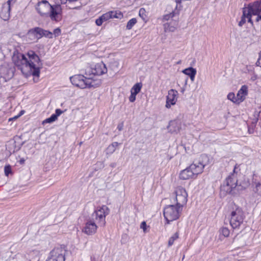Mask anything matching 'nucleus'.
Listing matches in <instances>:
<instances>
[{
	"label": "nucleus",
	"mask_w": 261,
	"mask_h": 261,
	"mask_svg": "<svg viewBox=\"0 0 261 261\" xmlns=\"http://www.w3.org/2000/svg\"><path fill=\"white\" fill-rule=\"evenodd\" d=\"M13 63L26 76L33 75L39 77L42 64L38 56L33 50L26 55L15 51L12 58Z\"/></svg>",
	"instance_id": "f257e3e1"
},
{
	"label": "nucleus",
	"mask_w": 261,
	"mask_h": 261,
	"mask_svg": "<svg viewBox=\"0 0 261 261\" xmlns=\"http://www.w3.org/2000/svg\"><path fill=\"white\" fill-rule=\"evenodd\" d=\"M110 213L109 208L106 205L97 207L91 215V220H88L85 224L83 231L88 235L94 234L97 228L96 222L99 226H103L106 224V217Z\"/></svg>",
	"instance_id": "f03ea898"
},
{
	"label": "nucleus",
	"mask_w": 261,
	"mask_h": 261,
	"mask_svg": "<svg viewBox=\"0 0 261 261\" xmlns=\"http://www.w3.org/2000/svg\"><path fill=\"white\" fill-rule=\"evenodd\" d=\"M71 83L75 86L81 89L93 87L100 85V80H94L92 78L86 77L83 75H74L70 78Z\"/></svg>",
	"instance_id": "7ed1b4c3"
},
{
	"label": "nucleus",
	"mask_w": 261,
	"mask_h": 261,
	"mask_svg": "<svg viewBox=\"0 0 261 261\" xmlns=\"http://www.w3.org/2000/svg\"><path fill=\"white\" fill-rule=\"evenodd\" d=\"M204 165L199 162H194L189 167L182 170L179 174V178L182 180L195 178L202 172Z\"/></svg>",
	"instance_id": "20e7f679"
},
{
	"label": "nucleus",
	"mask_w": 261,
	"mask_h": 261,
	"mask_svg": "<svg viewBox=\"0 0 261 261\" xmlns=\"http://www.w3.org/2000/svg\"><path fill=\"white\" fill-rule=\"evenodd\" d=\"M245 218L244 213L238 206L233 205L229 215V223L233 229L239 228L243 223Z\"/></svg>",
	"instance_id": "39448f33"
},
{
	"label": "nucleus",
	"mask_w": 261,
	"mask_h": 261,
	"mask_svg": "<svg viewBox=\"0 0 261 261\" xmlns=\"http://www.w3.org/2000/svg\"><path fill=\"white\" fill-rule=\"evenodd\" d=\"M182 208L177 205H168L164 210V216L169 224L170 222L176 220L179 218Z\"/></svg>",
	"instance_id": "423d86ee"
},
{
	"label": "nucleus",
	"mask_w": 261,
	"mask_h": 261,
	"mask_svg": "<svg viewBox=\"0 0 261 261\" xmlns=\"http://www.w3.org/2000/svg\"><path fill=\"white\" fill-rule=\"evenodd\" d=\"M66 250L62 246L55 247L50 252L46 261H65Z\"/></svg>",
	"instance_id": "0eeeda50"
},
{
	"label": "nucleus",
	"mask_w": 261,
	"mask_h": 261,
	"mask_svg": "<svg viewBox=\"0 0 261 261\" xmlns=\"http://www.w3.org/2000/svg\"><path fill=\"white\" fill-rule=\"evenodd\" d=\"M175 200L176 201V205L182 208L184 204L187 203L188 194L186 190L181 187H177L175 191Z\"/></svg>",
	"instance_id": "6e6552de"
},
{
	"label": "nucleus",
	"mask_w": 261,
	"mask_h": 261,
	"mask_svg": "<svg viewBox=\"0 0 261 261\" xmlns=\"http://www.w3.org/2000/svg\"><path fill=\"white\" fill-rule=\"evenodd\" d=\"M15 71L14 67L11 64L4 63L0 66L1 77L6 80L12 78Z\"/></svg>",
	"instance_id": "1a4fd4ad"
},
{
	"label": "nucleus",
	"mask_w": 261,
	"mask_h": 261,
	"mask_svg": "<svg viewBox=\"0 0 261 261\" xmlns=\"http://www.w3.org/2000/svg\"><path fill=\"white\" fill-rule=\"evenodd\" d=\"M52 21H60L62 18V9L60 5H52L48 14Z\"/></svg>",
	"instance_id": "9d476101"
},
{
	"label": "nucleus",
	"mask_w": 261,
	"mask_h": 261,
	"mask_svg": "<svg viewBox=\"0 0 261 261\" xmlns=\"http://www.w3.org/2000/svg\"><path fill=\"white\" fill-rule=\"evenodd\" d=\"M52 5H51L47 1H42L37 3L36 9L42 16H48V14L50 11Z\"/></svg>",
	"instance_id": "9b49d317"
},
{
	"label": "nucleus",
	"mask_w": 261,
	"mask_h": 261,
	"mask_svg": "<svg viewBox=\"0 0 261 261\" xmlns=\"http://www.w3.org/2000/svg\"><path fill=\"white\" fill-rule=\"evenodd\" d=\"M13 1L15 2V0H9L2 6L0 17L5 21L8 20L10 17V4Z\"/></svg>",
	"instance_id": "f8f14e48"
},
{
	"label": "nucleus",
	"mask_w": 261,
	"mask_h": 261,
	"mask_svg": "<svg viewBox=\"0 0 261 261\" xmlns=\"http://www.w3.org/2000/svg\"><path fill=\"white\" fill-rule=\"evenodd\" d=\"M177 91L174 89H170L168 91L166 98V107L170 108L171 105H174L177 101Z\"/></svg>",
	"instance_id": "ddd939ff"
},
{
	"label": "nucleus",
	"mask_w": 261,
	"mask_h": 261,
	"mask_svg": "<svg viewBox=\"0 0 261 261\" xmlns=\"http://www.w3.org/2000/svg\"><path fill=\"white\" fill-rule=\"evenodd\" d=\"M107 71V68L102 62L97 63L94 67L91 68V72L93 75H100L106 73Z\"/></svg>",
	"instance_id": "4468645a"
},
{
	"label": "nucleus",
	"mask_w": 261,
	"mask_h": 261,
	"mask_svg": "<svg viewBox=\"0 0 261 261\" xmlns=\"http://www.w3.org/2000/svg\"><path fill=\"white\" fill-rule=\"evenodd\" d=\"M247 12H250L251 16L259 14L261 12V2L256 1L252 5H249Z\"/></svg>",
	"instance_id": "2eb2a0df"
},
{
	"label": "nucleus",
	"mask_w": 261,
	"mask_h": 261,
	"mask_svg": "<svg viewBox=\"0 0 261 261\" xmlns=\"http://www.w3.org/2000/svg\"><path fill=\"white\" fill-rule=\"evenodd\" d=\"M248 94V87L246 85L242 86L241 88L238 91L236 96V103H240L245 99L246 96Z\"/></svg>",
	"instance_id": "dca6fc26"
},
{
	"label": "nucleus",
	"mask_w": 261,
	"mask_h": 261,
	"mask_svg": "<svg viewBox=\"0 0 261 261\" xmlns=\"http://www.w3.org/2000/svg\"><path fill=\"white\" fill-rule=\"evenodd\" d=\"M225 183L226 186L229 187V189H227V190L229 189L231 190L233 188H235L237 186V180L234 174L232 173L231 175H229L226 179Z\"/></svg>",
	"instance_id": "f3484780"
},
{
	"label": "nucleus",
	"mask_w": 261,
	"mask_h": 261,
	"mask_svg": "<svg viewBox=\"0 0 261 261\" xmlns=\"http://www.w3.org/2000/svg\"><path fill=\"white\" fill-rule=\"evenodd\" d=\"M38 29H39V27L30 29L26 35L27 38L30 41L37 40L38 39H40Z\"/></svg>",
	"instance_id": "a211bd4d"
},
{
	"label": "nucleus",
	"mask_w": 261,
	"mask_h": 261,
	"mask_svg": "<svg viewBox=\"0 0 261 261\" xmlns=\"http://www.w3.org/2000/svg\"><path fill=\"white\" fill-rule=\"evenodd\" d=\"M248 19V21L250 22L251 24H253V21L251 19V15L250 14V12H246V10H244L243 12V15L241 17V19L240 21L239 22V25L240 27H242L243 24L246 22V19Z\"/></svg>",
	"instance_id": "6ab92c4d"
},
{
	"label": "nucleus",
	"mask_w": 261,
	"mask_h": 261,
	"mask_svg": "<svg viewBox=\"0 0 261 261\" xmlns=\"http://www.w3.org/2000/svg\"><path fill=\"white\" fill-rule=\"evenodd\" d=\"M63 113V111L59 109H57L56 110L55 114H53L51 115V116L43 121V124L47 123H52L55 121L58 117L61 115Z\"/></svg>",
	"instance_id": "aec40b11"
},
{
	"label": "nucleus",
	"mask_w": 261,
	"mask_h": 261,
	"mask_svg": "<svg viewBox=\"0 0 261 261\" xmlns=\"http://www.w3.org/2000/svg\"><path fill=\"white\" fill-rule=\"evenodd\" d=\"M111 15H110L109 12H107L97 18L95 21V23L97 25L100 26L102 25L103 22H105L111 19Z\"/></svg>",
	"instance_id": "412c9836"
},
{
	"label": "nucleus",
	"mask_w": 261,
	"mask_h": 261,
	"mask_svg": "<svg viewBox=\"0 0 261 261\" xmlns=\"http://www.w3.org/2000/svg\"><path fill=\"white\" fill-rule=\"evenodd\" d=\"M182 72L189 76L191 80L193 82L195 80V76L196 74V70L192 67H189L184 69Z\"/></svg>",
	"instance_id": "4be33fe9"
},
{
	"label": "nucleus",
	"mask_w": 261,
	"mask_h": 261,
	"mask_svg": "<svg viewBox=\"0 0 261 261\" xmlns=\"http://www.w3.org/2000/svg\"><path fill=\"white\" fill-rule=\"evenodd\" d=\"M39 32H38L39 34V37L41 38L42 37H45L48 38H53V34L52 32L43 30L42 28H39V29H38Z\"/></svg>",
	"instance_id": "5701e85b"
},
{
	"label": "nucleus",
	"mask_w": 261,
	"mask_h": 261,
	"mask_svg": "<svg viewBox=\"0 0 261 261\" xmlns=\"http://www.w3.org/2000/svg\"><path fill=\"white\" fill-rule=\"evenodd\" d=\"M177 25V22L176 20H175L173 22V25L171 24V23H166L164 24V30L165 32H174L175 29L176 25Z\"/></svg>",
	"instance_id": "b1692460"
},
{
	"label": "nucleus",
	"mask_w": 261,
	"mask_h": 261,
	"mask_svg": "<svg viewBox=\"0 0 261 261\" xmlns=\"http://www.w3.org/2000/svg\"><path fill=\"white\" fill-rule=\"evenodd\" d=\"M119 144L118 142H115L109 145L106 150V154H112L115 151Z\"/></svg>",
	"instance_id": "393cba45"
},
{
	"label": "nucleus",
	"mask_w": 261,
	"mask_h": 261,
	"mask_svg": "<svg viewBox=\"0 0 261 261\" xmlns=\"http://www.w3.org/2000/svg\"><path fill=\"white\" fill-rule=\"evenodd\" d=\"M142 87V84L141 83H136L132 88L130 92L134 93L135 94H137L141 91Z\"/></svg>",
	"instance_id": "a878e982"
},
{
	"label": "nucleus",
	"mask_w": 261,
	"mask_h": 261,
	"mask_svg": "<svg viewBox=\"0 0 261 261\" xmlns=\"http://www.w3.org/2000/svg\"><path fill=\"white\" fill-rule=\"evenodd\" d=\"M178 237L179 234L177 232L175 233L172 237H171L168 241V246L170 247L172 246L173 244L174 241L177 239Z\"/></svg>",
	"instance_id": "bb28decb"
},
{
	"label": "nucleus",
	"mask_w": 261,
	"mask_h": 261,
	"mask_svg": "<svg viewBox=\"0 0 261 261\" xmlns=\"http://www.w3.org/2000/svg\"><path fill=\"white\" fill-rule=\"evenodd\" d=\"M137 20L136 18H133L130 19L127 23L126 25V29L127 30H130L132 29L133 26L137 23Z\"/></svg>",
	"instance_id": "cd10ccee"
},
{
	"label": "nucleus",
	"mask_w": 261,
	"mask_h": 261,
	"mask_svg": "<svg viewBox=\"0 0 261 261\" xmlns=\"http://www.w3.org/2000/svg\"><path fill=\"white\" fill-rule=\"evenodd\" d=\"M220 233L224 237H227L229 235V230L227 227H222L220 229Z\"/></svg>",
	"instance_id": "c85d7f7f"
},
{
	"label": "nucleus",
	"mask_w": 261,
	"mask_h": 261,
	"mask_svg": "<svg viewBox=\"0 0 261 261\" xmlns=\"http://www.w3.org/2000/svg\"><path fill=\"white\" fill-rule=\"evenodd\" d=\"M255 192L259 195H261V181L255 184Z\"/></svg>",
	"instance_id": "c756f323"
},
{
	"label": "nucleus",
	"mask_w": 261,
	"mask_h": 261,
	"mask_svg": "<svg viewBox=\"0 0 261 261\" xmlns=\"http://www.w3.org/2000/svg\"><path fill=\"white\" fill-rule=\"evenodd\" d=\"M175 15L176 13L174 12H172V13L164 15L163 19L164 20H169L170 18L175 17Z\"/></svg>",
	"instance_id": "7c9ffc66"
},
{
	"label": "nucleus",
	"mask_w": 261,
	"mask_h": 261,
	"mask_svg": "<svg viewBox=\"0 0 261 261\" xmlns=\"http://www.w3.org/2000/svg\"><path fill=\"white\" fill-rule=\"evenodd\" d=\"M4 171L5 175L8 176L9 174L12 172L11 166L9 165L6 166L4 168Z\"/></svg>",
	"instance_id": "2f4dec72"
},
{
	"label": "nucleus",
	"mask_w": 261,
	"mask_h": 261,
	"mask_svg": "<svg viewBox=\"0 0 261 261\" xmlns=\"http://www.w3.org/2000/svg\"><path fill=\"white\" fill-rule=\"evenodd\" d=\"M227 98L229 100L232 101V102L236 103V96H235L233 93H229L227 95Z\"/></svg>",
	"instance_id": "473e14b6"
},
{
	"label": "nucleus",
	"mask_w": 261,
	"mask_h": 261,
	"mask_svg": "<svg viewBox=\"0 0 261 261\" xmlns=\"http://www.w3.org/2000/svg\"><path fill=\"white\" fill-rule=\"evenodd\" d=\"M175 126H177V128H175L173 130V131L176 132H179V129H180V127L179 126H178V124H177V122H176V121H172L169 124V127H172V126L174 127Z\"/></svg>",
	"instance_id": "72a5a7b5"
},
{
	"label": "nucleus",
	"mask_w": 261,
	"mask_h": 261,
	"mask_svg": "<svg viewBox=\"0 0 261 261\" xmlns=\"http://www.w3.org/2000/svg\"><path fill=\"white\" fill-rule=\"evenodd\" d=\"M146 11L144 8H141L139 10V16L143 19H145L146 17Z\"/></svg>",
	"instance_id": "f704fd0d"
},
{
	"label": "nucleus",
	"mask_w": 261,
	"mask_h": 261,
	"mask_svg": "<svg viewBox=\"0 0 261 261\" xmlns=\"http://www.w3.org/2000/svg\"><path fill=\"white\" fill-rule=\"evenodd\" d=\"M112 14H114L115 15H116L117 16V18H118V19H120L122 18L123 17V14L120 11H115Z\"/></svg>",
	"instance_id": "c9c22d12"
},
{
	"label": "nucleus",
	"mask_w": 261,
	"mask_h": 261,
	"mask_svg": "<svg viewBox=\"0 0 261 261\" xmlns=\"http://www.w3.org/2000/svg\"><path fill=\"white\" fill-rule=\"evenodd\" d=\"M53 34L54 35L55 37H57L60 35L61 30L59 28L55 29L54 30Z\"/></svg>",
	"instance_id": "e433bc0d"
},
{
	"label": "nucleus",
	"mask_w": 261,
	"mask_h": 261,
	"mask_svg": "<svg viewBox=\"0 0 261 261\" xmlns=\"http://www.w3.org/2000/svg\"><path fill=\"white\" fill-rule=\"evenodd\" d=\"M137 94L131 93V94L129 97V100L130 102H133L136 100V96Z\"/></svg>",
	"instance_id": "4c0bfd02"
},
{
	"label": "nucleus",
	"mask_w": 261,
	"mask_h": 261,
	"mask_svg": "<svg viewBox=\"0 0 261 261\" xmlns=\"http://www.w3.org/2000/svg\"><path fill=\"white\" fill-rule=\"evenodd\" d=\"M147 225L145 221L141 223L140 228L143 229L144 232L146 231Z\"/></svg>",
	"instance_id": "58836bf2"
},
{
	"label": "nucleus",
	"mask_w": 261,
	"mask_h": 261,
	"mask_svg": "<svg viewBox=\"0 0 261 261\" xmlns=\"http://www.w3.org/2000/svg\"><path fill=\"white\" fill-rule=\"evenodd\" d=\"M114 11H109V14H110L111 16V18H117V16L116 15H115L114 14H112V13L114 12Z\"/></svg>",
	"instance_id": "ea45409f"
},
{
	"label": "nucleus",
	"mask_w": 261,
	"mask_h": 261,
	"mask_svg": "<svg viewBox=\"0 0 261 261\" xmlns=\"http://www.w3.org/2000/svg\"><path fill=\"white\" fill-rule=\"evenodd\" d=\"M257 16L256 18V21H258L259 20H261V14L260 15H259V14L257 15Z\"/></svg>",
	"instance_id": "a19ab883"
},
{
	"label": "nucleus",
	"mask_w": 261,
	"mask_h": 261,
	"mask_svg": "<svg viewBox=\"0 0 261 261\" xmlns=\"http://www.w3.org/2000/svg\"><path fill=\"white\" fill-rule=\"evenodd\" d=\"M122 127H123V124H119L117 126V128L119 130H121L122 129Z\"/></svg>",
	"instance_id": "79ce46f5"
},
{
	"label": "nucleus",
	"mask_w": 261,
	"mask_h": 261,
	"mask_svg": "<svg viewBox=\"0 0 261 261\" xmlns=\"http://www.w3.org/2000/svg\"><path fill=\"white\" fill-rule=\"evenodd\" d=\"M60 1H61V4H66L67 1V0H60ZM68 1L69 2V0H68Z\"/></svg>",
	"instance_id": "37998d69"
},
{
	"label": "nucleus",
	"mask_w": 261,
	"mask_h": 261,
	"mask_svg": "<svg viewBox=\"0 0 261 261\" xmlns=\"http://www.w3.org/2000/svg\"><path fill=\"white\" fill-rule=\"evenodd\" d=\"M260 59H258V61H257V62H256V64H257V65H259L260 64Z\"/></svg>",
	"instance_id": "c03bdc74"
},
{
	"label": "nucleus",
	"mask_w": 261,
	"mask_h": 261,
	"mask_svg": "<svg viewBox=\"0 0 261 261\" xmlns=\"http://www.w3.org/2000/svg\"><path fill=\"white\" fill-rule=\"evenodd\" d=\"M6 261H14V259L13 258H9Z\"/></svg>",
	"instance_id": "a18cd8bd"
},
{
	"label": "nucleus",
	"mask_w": 261,
	"mask_h": 261,
	"mask_svg": "<svg viewBox=\"0 0 261 261\" xmlns=\"http://www.w3.org/2000/svg\"><path fill=\"white\" fill-rule=\"evenodd\" d=\"M236 169H237V165L235 166V167H234V168L233 169V172L234 173L236 172Z\"/></svg>",
	"instance_id": "49530a36"
},
{
	"label": "nucleus",
	"mask_w": 261,
	"mask_h": 261,
	"mask_svg": "<svg viewBox=\"0 0 261 261\" xmlns=\"http://www.w3.org/2000/svg\"><path fill=\"white\" fill-rule=\"evenodd\" d=\"M184 91H185V89H182L181 90V92L182 93H184Z\"/></svg>",
	"instance_id": "de8ad7c7"
},
{
	"label": "nucleus",
	"mask_w": 261,
	"mask_h": 261,
	"mask_svg": "<svg viewBox=\"0 0 261 261\" xmlns=\"http://www.w3.org/2000/svg\"><path fill=\"white\" fill-rule=\"evenodd\" d=\"M260 67H261V66H260Z\"/></svg>",
	"instance_id": "09e8293b"
}]
</instances>
